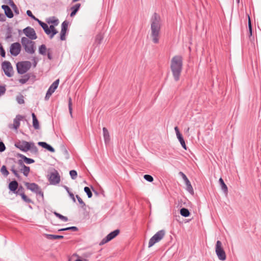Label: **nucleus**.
<instances>
[{
  "label": "nucleus",
  "instance_id": "nucleus-20",
  "mask_svg": "<svg viewBox=\"0 0 261 261\" xmlns=\"http://www.w3.org/2000/svg\"><path fill=\"white\" fill-rule=\"evenodd\" d=\"M102 131L105 142L106 144L108 143L110 140V136L109 131L106 127H103Z\"/></svg>",
  "mask_w": 261,
  "mask_h": 261
},
{
  "label": "nucleus",
  "instance_id": "nucleus-50",
  "mask_svg": "<svg viewBox=\"0 0 261 261\" xmlns=\"http://www.w3.org/2000/svg\"><path fill=\"white\" fill-rule=\"evenodd\" d=\"M46 55L47 56V58L49 60H51L53 59V56H52V53H51V48H49L47 49Z\"/></svg>",
  "mask_w": 261,
  "mask_h": 261
},
{
  "label": "nucleus",
  "instance_id": "nucleus-29",
  "mask_svg": "<svg viewBox=\"0 0 261 261\" xmlns=\"http://www.w3.org/2000/svg\"><path fill=\"white\" fill-rule=\"evenodd\" d=\"M180 215L185 217H187L190 216V213L188 209L186 208H181L180 210Z\"/></svg>",
  "mask_w": 261,
  "mask_h": 261
},
{
  "label": "nucleus",
  "instance_id": "nucleus-47",
  "mask_svg": "<svg viewBox=\"0 0 261 261\" xmlns=\"http://www.w3.org/2000/svg\"><path fill=\"white\" fill-rule=\"evenodd\" d=\"M27 14L28 16L31 17L32 19H33L34 20H36L37 18H36L32 13L31 10H27Z\"/></svg>",
  "mask_w": 261,
  "mask_h": 261
},
{
  "label": "nucleus",
  "instance_id": "nucleus-1",
  "mask_svg": "<svg viewBox=\"0 0 261 261\" xmlns=\"http://www.w3.org/2000/svg\"><path fill=\"white\" fill-rule=\"evenodd\" d=\"M150 36L153 43L157 44L159 42L160 35L162 22L160 15L154 12L150 19Z\"/></svg>",
  "mask_w": 261,
  "mask_h": 261
},
{
  "label": "nucleus",
  "instance_id": "nucleus-28",
  "mask_svg": "<svg viewBox=\"0 0 261 261\" xmlns=\"http://www.w3.org/2000/svg\"><path fill=\"white\" fill-rule=\"evenodd\" d=\"M47 22L48 23H52L53 24L54 26H56L58 24H59V20L58 19H56L55 18V17L53 16V17H49L48 18V19L47 20Z\"/></svg>",
  "mask_w": 261,
  "mask_h": 261
},
{
  "label": "nucleus",
  "instance_id": "nucleus-58",
  "mask_svg": "<svg viewBox=\"0 0 261 261\" xmlns=\"http://www.w3.org/2000/svg\"><path fill=\"white\" fill-rule=\"evenodd\" d=\"M174 130L175 131L176 136H177L178 135L181 134L179 132V129L177 126H175L174 127Z\"/></svg>",
  "mask_w": 261,
  "mask_h": 261
},
{
  "label": "nucleus",
  "instance_id": "nucleus-34",
  "mask_svg": "<svg viewBox=\"0 0 261 261\" xmlns=\"http://www.w3.org/2000/svg\"><path fill=\"white\" fill-rule=\"evenodd\" d=\"M1 172L5 177H7L9 174L8 170L7 169L6 166L5 165H3L1 167Z\"/></svg>",
  "mask_w": 261,
  "mask_h": 261
},
{
  "label": "nucleus",
  "instance_id": "nucleus-14",
  "mask_svg": "<svg viewBox=\"0 0 261 261\" xmlns=\"http://www.w3.org/2000/svg\"><path fill=\"white\" fill-rule=\"evenodd\" d=\"M59 79H57L52 83L47 91L45 98L49 97L55 91L59 86Z\"/></svg>",
  "mask_w": 261,
  "mask_h": 261
},
{
  "label": "nucleus",
  "instance_id": "nucleus-57",
  "mask_svg": "<svg viewBox=\"0 0 261 261\" xmlns=\"http://www.w3.org/2000/svg\"><path fill=\"white\" fill-rule=\"evenodd\" d=\"M179 175L182 177V178L184 180V179H186V178H187V176L185 174V173H184L181 171H180L179 172Z\"/></svg>",
  "mask_w": 261,
  "mask_h": 261
},
{
  "label": "nucleus",
  "instance_id": "nucleus-23",
  "mask_svg": "<svg viewBox=\"0 0 261 261\" xmlns=\"http://www.w3.org/2000/svg\"><path fill=\"white\" fill-rule=\"evenodd\" d=\"M33 118V125L35 129H39L40 128L39 121L34 113L32 114Z\"/></svg>",
  "mask_w": 261,
  "mask_h": 261
},
{
  "label": "nucleus",
  "instance_id": "nucleus-64",
  "mask_svg": "<svg viewBox=\"0 0 261 261\" xmlns=\"http://www.w3.org/2000/svg\"><path fill=\"white\" fill-rule=\"evenodd\" d=\"M249 36H252V29H249Z\"/></svg>",
  "mask_w": 261,
  "mask_h": 261
},
{
  "label": "nucleus",
  "instance_id": "nucleus-31",
  "mask_svg": "<svg viewBox=\"0 0 261 261\" xmlns=\"http://www.w3.org/2000/svg\"><path fill=\"white\" fill-rule=\"evenodd\" d=\"M177 136V138L178 139V140H179L181 145L182 146V147L185 149V150H187V146H186V143L185 142V140L182 136V135L181 134H180V135H178Z\"/></svg>",
  "mask_w": 261,
  "mask_h": 261
},
{
  "label": "nucleus",
  "instance_id": "nucleus-62",
  "mask_svg": "<svg viewBox=\"0 0 261 261\" xmlns=\"http://www.w3.org/2000/svg\"><path fill=\"white\" fill-rule=\"evenodd\" d=\"M64 188H65V189L66 190V191H67V192L68 193L70 192V191H69V188L68 187H67L66 186H64Z\"/></svg>",
  "mask_w": 261,
  "mask_h": 261
},
{
  "label": "nucleus",
  "instance_id": "nucleus-16",
  "mask_svg": "<svg viewBox=\"0 0 261 261\" xmlns=\"http://www.w3.org/2000/svg\"><path fill=\"white\" fill-rule=\"evenodd\" d=\"M2 9L4 10L5 15L9 18H12L14 16L13 13L11 8L6 5L2 6Z\"/></svg>",
  "mask_w": 261,
  "mask_h": 261
},
{
  "label": "nucleus",
  "instance_id": "nucleus-63",
  "mask_svg": "<svg viewBox=\"0 0 261 261\" xmlns=\"http://www.w3.org/2000/svg\"><path fill=\"white\" fill-rule=\"evenodd\" d=\"M184 181L185 182V184H188L190 182L188 178H186V179H184Z\"/></svg>",
  "mask_w": 261,
  "mask_h": 261
},
{
  "label": "nucleus",
  "instance_id": "nucleus-59",
  "mask_svg": "<svg viewBox=\"0 0 261 261\" xmlns=\"http://www.w3.org/2000/svg\"><path fill=\"white\" fill-rule=\"evenodd\" d=\"M6 20L5 17L4 16V15L0 13V21H5Z\"/></svg>",
  "mask_w": 261,
  "mask_h": 261
},
{
  "label": "nucleus",
  "instance_id": "nucleus-26",
  "mask_svg": "<svg viewBox=\"0 0 261 261\" xmlns=\"http://www.w3.org/2000/svg\"><path fill=\"white\" fill-rule=\"evenodd\" d=\"M47 49L48 48H46L45 44H42L39 47V53L42 56H45L46 55Z\"/></svg>",
  "mask_w": 261,
  "mask_h": 261
},
{
  "label": "nucleus",
  "instance_id": "nucleus-18",
  "mask_svg": "<svg viewBox=\"0 0 261 261\" xmlns=\"http://www.w3.org/2000/svg\"><path fill=\"white\" fill-rule=\"evenodd\" d=\"M39 146L42 147L44 148H45L47 150L51 152H55V149L50 146L49 144H47L45 142H39L38 143Z\"/></svg>",
  "mask_w": 261,
  "mask_h": 261
},
{
  "label": "nucleus",
  "instance_id": "nucleus-40",
  "mask_svg": "<svg viewBox=\"0 0 261 261\" xmlns=\"http://www.w3.org/2000/svg\"><path fill=\"white\" fill-rule=\"evenodd\" d=\"M103 39V36L101 34H99L96 35V38H95V42L99 44L101 43V41Z\"/></svg>",
  "mask_w": 261,
  "mask_h": 261
},
{
  "label": "nucleus",
  "instance_id": "nucleus-17",
  "mask_svg": "<svg viewBox=\"0 0 261 261\" xmlns=\"http://www.w3.org/2000/svg\"><path fill=\"white\" fill-rule=\"evenodd\" d=\"M23 119V116L17 115L13 121V128L17 129L20 126V121Z\"/></svg>",
  "mask_w": 261,
  "mask_h": 261
},
{
  "label": "nucleus",
  "instance_id": "nucleus-60",
  "mask_svg": "<svg viewBox=\"0 0 261 261\" xmlns=\"http://www.w3.org/2000/svg\"><path fill=\"white\" fill-rule=\"evenodd\" d=\"M17 102L19 104H23L24 102V99H17Z\"/></svg>",
  "mask_w": 261,
  "mask_h": 261
},
{
  "label": "nucleus",
  "instance_id": "nucleus-9",
  "mask_svg": "<svg viewBox=\"0 0 261 261\" xmlns=\"http://www.w3.org/2000/svg\"><path fill=\"white\" fill-rule=\"evenodd\" d=\"M24 185L27 189L30 190L32 192L41 196L42 197H43V192L42 191L40 187L37 184L25 182Z\"/></svg>",
  "mask_w": 261,
  "mask_h": 261
},
{
  "label": "nucleus",
  "instance_id": "nucleus-5",
  "mask_svg": "<svg viewBox=\"0 0 261 261\" xmlns=\"http://www.w3.org/2000/svg\"><path fill=\"white\" fill-rule=\"evenodd\" d=\"M35 21L38 22L39 24L42 28L45 33L49 36L50 39H52L54 36L58 33L57 30L54 25H50L49 28L46 23L41 21L38 18H37Z\"/></svg>",
  "mask_w": 261,
  "mask_h": 261
},
{
  "label": "nucleus",
  "instance_id": "nucleus-42",
  "mask_svg": "<svg viewBox=\"0 0 261 261\" xmlns=\"http://www.w3.org/2000/svg\"><path fill=\"white\" fill-rule=\"evenodd\" d=\"M187 186V190L191 194H194V190L193 189V187L191 184V182H190L188 184H186Z\"/></svg>",
  "mask_w": 261,
  "mask_h": 261
},
{
  "label": "nucleus",
  "instance_id": "nucleus-35",
  "mask_svg": "<svg viewBox=\"0 0 261 261\" xmlns=\"http://www.w3.org/2000/svg\"><path fill=\"white\" fill-rule=\"evenodd\" d=\"M12 29L11 27H8L7 29L6 35V39L9 40L12 37Z\"/></svg>",
  "mask_w": 261,
  "mask_h": 261
},
{
  "label": "nucleus",
  "instance_id": "nucleus-45",
  "mask_svg": "<svg viewBox=\"0 0 261 261\" xmlns=\"http://www.w3.org/2000/svg\"><path fill=\"white\" fill-rule=\"evenodd\" d=\"M76 198H77L78 202L81 205L82 207H84V206H86V204L84 203V202L83 201L82 198L78 195H76Z\"/></svg>",
  "mask_w": 261,
  "mask_h": 261
},
{
  "label": "nucleus",
  "instance_id": "nucleus-24",
  "mask_svg": "<svg viewBox=\"0 0 261 261\" xmlns=\"http://www.w3.org/2000/svg\"><path fill=\"white\" fill-rule=\"evenodd\" d=\"M18 156L20 157V158H21L23 161L26 163V164H32V163H34L35 162V160L32 159H31V158H27V156H25V155L22 154H18Z\"/></svg>",
  "mask_w": 261,
  "mask_h": 261
},
{
  "label": "nucleus",
  "instance_id": "nucleus-4",
  "mask_svg": "<svg viewBox=\"0 0 261 261\" xmlns=\"http://www.w3.org/2000/svg\"><path fill=\"white\" fill-rule=\"evenodd\" d=\"M21 43L26 53L33 54L35 52V43L28 38L23 37L21 39Z\"/></svg>",
  "mask_w": 261,
  "mask_h": 261
},
{
  "label": "nucleus",
  "instance_id": "nucleus-3",
  "mask_svg": "<svg viewBox=\"0 0 261 261\" xmlns=\"http://www.w3.org/2000/svg\"><path fill=\"white\" fill-rule=\"evenodd\" d=\"M15 146L24 152L30 150L31 152L36 154L38 151L37 147L33 142H27L26 141H19L15 144Z\"/></svg>",
  "mask_w": 261,
  "mask_h": 261
},
{
  "label": "nucleus",
  "instance_id": "nucleus-37",
  "mask_svg": "<svg viewBox=\"0 0 261 261\" xmlns=\"http://www.w3.org/2000/svg\"><path fill=\"white\" fill-rule=\"evenodd\" d=\"M20 195L21 196L22 199L27 203H33V201L29 198L24 193V192L20 193Z\"/></svg>",
  "mask_w": 261,
  "mask_h": 261
},
{
  "label": "nucleus",
  "instance_id": "nucleus-12",
  "mask_svg": "<svg viewBox=\"0 0 261 261\" xmlns=\"http://www.w3.org/2000/svg\"><path fill=\"white\" fill-rule=\"evenodd\" d=\"M23 32L30 40H35L37 38V36L34 29L31 27H27L24 28L23 30Z\"/></svg>",
  "mask_w": 261,
  "mask_h": 261
},
{
  "label": "nucleus",
  "instance_id": "nucleus-2",
  "mask_svg": "<svg viewBox=\"0 0 261 261\" xmlns=\"http://www.w3.org/2000/svg\"><path fill=\"white\" fill-rule=\"evenodd\" d=\"M182 66L183 58L181 56L176 55L172 58L171 60L170 69L174 80L175 81L179 80Z\"/></svg>",
  "mask_w": 261,
  "mask_h": 261
},
{
  "label": "nucleus",
  "instance_id": "nucleus-49",
  "mask_svg": "<svg viewBox=\"0 0 261 261\" xmlns=\"http://www.w3.org/2000/svg\"><path fill=\"white\" fill-rule=\"evenodd\" d=\"M72 99H69L68 109H69V111L71 117H72Z\"/></svg>",
  "mask_w": 261,
  "mask_h": 261
},
{
  "label": "nucleus",
  "instance_id": "nucleus-30",
  "mask_svg": "<svg viewBox=\"0 0 261 261\" xmlns=\"http://www.w3.org/2000/svg\"><path fill=\"white\" fill-rule=\"evenodd\" d=\"M10 170L14 174V175L18 179H20L21 176H20L18 171L16 170L15 166L12 165L10 168Z\"/></svg>",
  "mask_w": 261,
  "mask_h": 261
},
{
  "label": "nucleus",
  "instance_id": "nucleus-41",
  "mask_svg": "<svg viewBox=\"0 0 261 261\" xmlns=\"http://www.w3.org/2000/svg\"><path fill=\"white\" fill-rule=\"evenodd\" d=\"M84 191L86 193L88 198H91L92 196V193L91 191L90 188L88 187L84 188Z\"/></svg>",
  "mask_w": 261,
  "mask_h": 261
},
{
  "label": "nucleus",
  "instance_id": "nucleus-33",
  "mask_svg": "<svg viewBox=\"0 0 261 261\" xmlns=\"http://www.w3.org/2000/svg\"><path fill=\"white\" fill-rule=\"evenodd\" d=\"M54 214L57 217H58V218H59L60 219H61L62 221H64V222H67L68 220V218L66 216H64L63 215H62L61 214L56 212H54Z\"/></svg>",
  "mask_w": 261,
  "mask_h": 261
},
{
  "label": "nucleus",
  "instance_id": "nucleus-8",
  "mask_svg": "<svg viewBox=\"0 0 261 261\" xmlns=\"http://www.w3.org/2000/svg\"><path fill=\"white\" fill-rule=\"evenodd\" d=\"M165 231L164 230H161L158 231L154 235H153L149 240L148 243V247L152 246L155 243L159 242L164 237Z\"/></svg>",
  "mask_w": 261,
  "mask_h": 261
},
{
  "label": "nucleus",
  "instance_id": "nucleus-43",
  "mask_svg": "<svg viewBox=\"0 0 261 261\" xmlns=\"http://www.w3.org/2000/svg\"><path fill=\"white\" fill-rule=\"evenodd\" d=\"M70 175L71 176V178L72 179H75L77 177V172L74 170H72L70 171L69 172Z\"/></svg>",
  "mask_w": 261,
  "mask_h": 261
},
{
  "label": "nucleus",
  "instance_id": "nucleus-32",
  "mask_svg": "<svg viewBox=\"0 0 261 261\" xmlns=\"http://www.w3.org/2000/svg\"><path fill=\"white\" fill-rule=\"evenodd\" d=\"M79 230L78 228L76 226H71L63 228H61L58 230V231H63L66 230H72L73 231H77Z\"/></svg>",
  "mask_w": 261,
  "mask_h": 261
},
{
  "label": "nucleus",
  "instance_id": "nucleus-19",
  "mask_svg": "<svg viewBox=\"0 0 261 261\" xmlns=\"http://www.w3.org/2000/svg\"><path fill=\"white\" fill-rule=\"evenodd\" d=\"M18 188V184L16 180H13L9 184V190L15 193Z\"/></svg>",
  "mask_w": 261,
  "mask_h": 261
},
{
  "label": "nucleus",
  "instance_id": "nucleus-38",
  "mask_svg": "<svg viewBox=\"0 0 261 261\" xmlns=\"http://www.w3.org/2000/svg\"><path fill=\"white\" fill-rule=\"evenodd\" d=\"M29 79L30 76L28 74H25L22 79L19 80V82L22 84H25L29 81Z\"/></svg>",
  "mask_w": 261,
  "mask_h": 261
},
{
  "label": "nucleus",
  "instance_id": "nucleus-56",
  "mask_svg": "<svg viewBox=\"0 0 261 261\" xmlns=\"http://www.w3.org/2000/svg\"><path fill=\"white\" fill-rule=\"evenodd\" d=\"M69 194V196H70V197L72 199V200H73V201L74 202H75L76 200H75V197H74V194L72 193V192H69L68 193Z\"/></svg>",
  "mask_w": 261,
  "mask_h": 261
},
{
  "label": "nucleus",
  "instance_id": "nucleus-22",
  "mask_svg": "<svg viewBox=\"0 0 261 261\" xmlns=\"http://www.w3.org/2000/svg\"><path fill=\"white\" fill-rule=\"evenodd\" d=\"M81 4L79 3L75 4L71 8V12L70 14V17H73L75 15L77 11L79 10Z\"/></svg>",
  "mask_w": 261,
  "mask_h": 261
},
{
  "label": "nucleus",
  "instance_id": "nucleus-11",
  "mask_svg": "<svg viewBox=\"0 0 261 261\" xmlns=\"http://www.w3.org/2000/svg\"><path fill=\"white\" fill-rule=\"evenodd\" d=\"M2 68L5 75L8 77H10L13 76V67L10 62L7 61L3 62Z\"/></svg>",
  "mask_w": 261,
  "mask_h": 261
},
{
  "label": "nucleus",
  "instance_id": "nucleus-51",
  "mask_svg": "<svg viewBox=\"0 0 261 261\" xmlns=\"http://www.w3.org/2000/svg\"><path fill=\"white\" fill-rule=\"evenodd\" d=\"M109 241H110V240H109V239L108 238L107 236H106L105 238H103L101 241L100 242V243H99V245H102L106 243H107V242H108Z\"/></svg>",
  "mask_w": 261,
  "mask_h": 261
},
{
  "label": "nucleus",
  "instance_id": "nucleus-55",
  "mask_svg": "<svg viewBox=\"0 0 261 261\" xmlns=\"http://www.w3.org/2000/svg\"><path fill=\"white\" fill-rule=\"evenodd\" d=\"M32 60L33 62V66L35 67L37 64V59L35 57H33Z\"/></svg>",
  "mask_w": 261,
  "mask_h": 261
},
{
  "label": "nucleus",
  "instance_id": "nucleus-46",
  "mask_svg": "<svg viewBox=\"0 0 261 261\" xmlns=\"http://www.w3.org/2000/svg\"><path fill=\"white\" fill-rule=\"evenodd\" d=\"M0 55L3 58L5 57V56H6L5 50L4 49L3 45H2V44L1 43H0Z\"/></svg>",
  "mask_w": 261,
  "mask_h": 261
},
{
  "label": "nucleus",
  "instance_id": "nucleus-13",
  "mask_svg": "<svg viewBox=\"0 0 261 261\" xmlns=\"http://www.w3.org/2000/svg\"><path fill=\"white\" fill-rule=\"evenodd\" d=\"M21 50V45L19 42L12 43L10 46V52L13 56H17Z\"/></svg>",
  "mask_w": 261,
  "mask_h": 261
},
{
  "label": "nucleus",
  "instance_id": "nucleus-54",
  "mask_svg": "<svg viewBox=\"0 0 261 261\" xmlns=\"http://www.w3.org/2000/svg\"><path fill=\"white\" fill-rule=\"evenodd\" d=\"M6 149V146L4 144V143L1 141L0 142V152H3Z\"/></svg>",
  "mask_w": 261,
  "mask_h": 261
},
{
  "label": "nucleus",
  "instance_id": "nucleus-44",
  "mask_svg": "<svg viewBox=\"0 0 261 261\" xmlns=\"http://www.w3.org/2000/svg\"><path fill=\"white\" fill-rule=\"evenodd\" d=\"M144 178L149 181V182H152L153 180V177L150 175H149V174H145L144 175Z\"/></svg>",
  "mask_w": 261,
  "mask_h": 261
},
{
  "label": "nucleus",
  "instance_id": "nucleus-15",
  "mask_svg": "<svg viewBox=\"0 0 261 261\" xmlns=\"http://www.w3.org/2000/svg\"><path fill=\"white\" fill-rule=\"evenodd\" d=\"M17 163L20 167H22V168L20 169V171L25 176L27 177L30 172V168L29 166H25L21 160H19L17 161Z\"/></svg>",
  "mask_w": 261,
  "mask_h": 261
},
{
  "label": "nucleus",
  "instance_id": "nucleus-48",
  "mask_svg": "<svg viewBox=\"0 0 261 261\" xmlns=\"http://www.w3.org/2000/svg\"><path fill=\"white\" fill-rule=\"evenodd\" d=\"M6 91L5 85H0V96H2Z\"/></svg>",
  "mask_w": 261,
  "mask_h": 261
},
{
  "label": "nucleus",
  "instance_id": "nucleus-7",
  "mask_svg": "<svg viewBox=\"0 0 261 261\" xmlns=\"http://www.w3.org/2000/svg\"><path fill=\"white\" fill-rule=\"evenodd\" d=\"M216 253L220 260H225L226 258V253L222 247V242L220 241H217L215 248Z\"/></svg>",
  "mask_w": 261,
  "mask_h": 261
},
{
  "label": "nucleus",
  "instance_id": "nucleus-25",
  "mask_svg": "<svg viewBox=\"0 0 261 261\" xmlns=\"http://www.w3.org/2000/svg\"><path fill=\"white\" fill-rule=\"evenodd\" d=\"M46 238L48 240H56V239H61L64 238V236L61 235H55V234H45Z\"/></svg>",
  "mask_w": 261,
  "mask_h": 261
},
{
  "label": "nucleus",
  "instance_id": "nucleus-21",
  "mask_svg": "<svg viewBox=\"0 0 261 261\" xmlns=\"http://www.w3.org/2000/svg\"><path fill=\"white\" fill-rule=\"evenodd\" d=\"M219 184L221 186V190L223 191L225 195L228 194V188L226 184H225L223 179L222 178H220L219 180Z\"/></svg>",
  "mask_w": 261,
  "mask_h": 261
},
{
  "label": "nucleus",
  "instance_id": "nucleus-27",
  "mask_svg": "<svg viewBox=\"0 0 261 261\" xmlns=\"http://www.w3.org/2000/svg\"><path fill=\"white\" fill-rule=\"evenodd\" d=\"M120 232V230L119 229H116L111 232H110L109 234H108L107 236L109 239V240L111 241L112 239H113L114 238H115Z\"/></svg>",
  "mask_w": 261,
  "mask_h": 261
},
{
  "label": "nucleus",
  "instance_id": "nucleus-39",
  "mask_svg": "<svg viewBox=\"0 0 261 261\" xmlns=\"http://www.w3.org/2000/svg\"><path fill=\"white\" fill-rule=\"evenodd\" d=\"M68 25V22L66 20L64 21L61 25V31L66 32L67 31Z\"/></svg>",
  "mask_w": 261,
  "mask_h": 261
},
{
  "label": "nucleus",
  "instance_id": "nucleus-10",
  "mask_svg": "<svg viewBox=\"0 0 261 261\" xmlns=\"http://www.w3.org/2000/svg\"><path fill=\"white\" fill-rule=\"evenodd\" d=\"M48 180L51 185H56L60 182V176L56 170L48 174Z\"/></svg>",
  "mask_w": 261,
  "mask_h": 261
},
{
  "label": "nucleus",
  "instance_id": "nucleus-53",
  "mask_svg": "<svg viewBox=\"0 0 261 261\" xmlns=\"http://www.w3.org/2000/svg\"><path fill=\"white\" fill-rule=\"evenodd\" d=\"M18 188V190H16V192L15 193L16 194L20 195V193L24 192V189L21 186Z\"/></svg>",
  "mask_w": 261,
  "mask_h": 261
},
{
  "label": "nucleus",
  "instance_id": "nucleus-36",
  "mask_svg": "<svg viewBox=\"0 0 261 261\" xmlns=\"http://www.w3.org/2000/svg\"><path fill=\"white\" fill-rule=\"evenodd\" d=\"M8 3L10 5V6L12 8V9H13L14 13L16 15L19 14V10L17 8L16 5L14 4V3L13 2H9Z\"/></svg>",
  "mask_w": 261,
  "mask_h": 261
},
{
  "label": "nucleus",
  "instance_id": "nucleus-6",
  "mask_svg": "<svg viewBox=\"0 0 261 261\" xmlns=\"http://www.w3.org/2000/svg\"><path fill=\"white\" fill-rule=\"evenodd\" d=\"M31 63L30 61H22L16 64V69L18 74H23L26 73L31 68Z\"/></svg>",
  "mask_w": 261,
  "mask_h": 261
},
{
  "label": "nucleus",
  "instance_id": "nucleus-52",
  "mask_svg": "<svg viewBox=\"0 0 261 261\" xmlns=\"http://www.w3.org/2000/svg\"><path fill=\"white\" fill-rule=\"evenodd\" d=\"M66 33V32H65V31H61V32H60V39H61V40L63 41V40H65L66 39V38H65Z\"/></svg>",
  "mask_w": 261,
  "mask_h": 261
},
{
  "label": "nucleus",
  "instance_id": "nucleus-61",
  "mask_svg": "<svg viewBox=\"0 0 261 261\" xmlns=\"http://www.w3.org/2000/svg\"><path fill=\"white\" fill-rule=\"evenodd\" d=\"M248 28H249V29H252L251 21H250L249 17V21H248Z\"/></svg>",
  "mask_w": 261,
  "mask_h": 261
}]
</instances>
